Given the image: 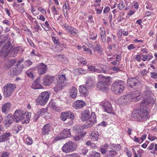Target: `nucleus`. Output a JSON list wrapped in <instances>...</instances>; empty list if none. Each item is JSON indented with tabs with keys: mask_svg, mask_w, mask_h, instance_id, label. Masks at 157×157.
<instances>
[{
	"mask_svg": "<svg viewBox=\"0 0 157 157\" xmlns=\"http://www.w3.org/2000/svg\"><path fill=\"white\" fill-rule=\"evenodd\" d=\"M13 116L15 121L17 123L20 121L22 124L27 123L30 120V115L22 110H16Z\"/></svg>",
	"mask_w": 157,
	"mask_h": 157,
	"instance_id": "obj_1",
	"label": "nucleus"
},
{
	"mask_svg": "<svg viewBox=\"0 0 157 157\" xmlns=\"http://www.w3.org/2000/svg\"><path fill=\"white\" fill-rule=\"evenodd\" d=\"M99 80L97 84V87L99 90H106L108 86L110 85L111 80L110 77H105L103 75H99Z\"/></svg>",
	"mask_w": 157,
	"mask_h": 157,
	"instance_id": "obj_2",
	"label": "nucleus"
},
{
	"mask_svg": "<svg viewBox=\"0 0 157 157\" xmlns=\"http://www.w3.org/2000/svg\"><path fill=\"white\" fill-rule=\"evenodd\" d=\"M124 82L121 81H116L111 86V89L115 94H119L122 93L124 88Z\"/></svg>",
	"mask_w": 157,
	"mask_h": 157,
	"instance_id": "obj_3",
	"label": "nucleus"
},
{
	"mask_svg": "<svg viewBox=\"0 0 157 157\" xmlns=\"http://www.w3.org/2000/svg\"><path fill=\"white\" fill-rule=\"evenodd\" d=\"M140 92L139 91H135L129 94L122 96L121 98V100L123 99L129 100L132 101H139L142 98V96L140 94Z\"/></svg>",
	"mask_w": 157,
	"mask_h": 157,
	"instance_id": "obj_4",
	"label": "nucleus"
},
{
	"mask_svg": "<svg viewBox=\"0 0 157 157\" xmlns=\"http://www.w3.org/2000/svg\"><path fill=\"white\" fill-rule=\"evenodd\" d=\"M6 44L8 56L10 57H14L16 56V54L18 53V51L20 50L21 47L17 46L14 48L11 47L10 42L9 41Z\"/></svg>",
	"mask_w": 157,
	"mask_h": 157,
	"instance_id": "obj_5",
	"label": "nucleus"
},
{
	"mask_svg": "<svg viewBox=\"0 0 157 157\" xmlns=\"http://www.w3.org/2000/svg\"><path fill=\"white\" fill-rule=\"evenodd\" d=\"M50 94L48 92L44 91L41 93L36 99L37 103L42 105H45L48 102Z\"/></svg>",
	"mask_w": 157,
	"mask_h": 157,
	"instance_id": "obj_6",
	"label": "nucleus"
},
{
	"mask_svg": "<svg viewBox=\"0 0 157 157\" xmlns=\"http://www.w3.org/2000/svg\"><path fill=\"white\" fill-rule=\"evenodd\" d=\"M77 147V145L74 142L69 141L64 144L62 148V150L63 152L68 153L74 151Z\"/></svg>",
	"mask_w": 157,
	"mask_h": 157,
	"instance_id": "obj_7",
	"label": "nucleus"
},
{
	"mask_svg": "<svg viewBox=\"0 0 157 157\" xmlns=\"http://www.w3.org/2000/svg\"><path fill=\"white\" fill-rule=\"evenodd\" d=\"M128 85L132 88L139 90L141 89L140 82L137 78L132 77L128 78L127 80Z\"/></svg>",
	"mask_w": 157,
	"mask_h": 157,
	"instance_id": "obj_8",
	"label": "nucleus"
},
{
	"mask_svg": "<svg viewBox=\"0 0 157 157\" xmlns=\"http://www.w3.org/2000/svg\"><path fill=\"white\" fill-rule=\"evenodd\" d=\"M16 88L14 84H7L3 87L4 95L5 97H9Z\"/></svg>",
	"mask_w": 157,
	"mask_h": 157,
	"instance_id": "obj_9",
	"label": "nucleus"
},
{
	"mask_svg": "<svg viewBox=\"0 0 157 157\" xmlns=\"http://www.w3.org/2000/svg\"><path fill=\"white\" fill-rule=\"evenodd\" d=\"M74 118V114L71 112H63L61 114V120L63 121H65L67 120H69L70 121L68 123L69 124H71L73 123V120Z\"/></svg>",
	"mask_w": 157,
	"mask_h": 157,
	"instance_id": "obj_10",
	"label": "nucleus"
},
{
	"mask_svg": "<svg viewBox=\"0 0 157 157\" xmlns=\"http://www.w3.org/2000/svg\"><path fill=\"white\" fill-rule=\"evenodd\" d=\"M137 118L139 120H146L149 118V113L146 110L142 109L135 114Z\"/></svg>",
	"mask_w": 157,
	"mask_h": 157,
	"instance_id": "obj_11",
	"label": "nucleus"
},
{
	"mask_svg": "<svg viewBox=\"0 0 157 157\" xmlns=\"http://www.w3.org/2000/svg\"><path fill=\"white\" fill-rule=\"evenodd\" d=\"M96 122L95 114L94 112L91 113L89 120L83 126L84 129H86L90 127Z\"/></svg>",
	"mask_w": 157,
	"mask_h": 157,
	"instance_id": "obj_12",
	"label": "nucleus"
},
{
	"mask_svg": "<svg viewBox=\"0 0 157 157\" xmlns=\"http://www.w3.org/2000/svg\"><path fill=\"white\" fill-rule=\"evenodd\" d=\"M71 136V132L70 129L65 128L59 135L55 137V140H58L62 139L67 138L68 137H70Z\"/></svg>",
	"mask_w": 157,
	"mask_h": 157,
	"instance_id": "obj_13",
	"label": "nucleus"
},
{
	"mask_svg": "<svg viewBox=\"0 0 157 157\" xmlns=\"http://www.w3.org/2000/svg\"><path fill=\"white\" fill-rule=\"evenodd\" d=\"M102 105L104 111L108 113H110L112 112L113 108L111 104L108 101H103L101 103Z\"/></svg>",
	"mask_w": 157,
	"mask_h": 157,
	"instance_id": "obj_14",
	"label": "nucleus"
},
{
	"mask_svg": "<svg viewBox=\"0 0 157 157\" xmlns=\"http://www.w3.org/2000/svg\"><path fill=\"white\" fill-rule=\"evenodd\" d=\"M54 77L45 75L43 78V84L45 86H49L54 81Z\"/></svg>",
	"mask_w": 157,
	"mask_h": 157,
	"instance_id": "obj_15",
	"label": "nucleus"
},
{
	"mask_svg": "<svg viewBox=\"0 0 157 157\" xmlns=\"http://www.w3.org/2000/svg\"><path fill=\"white\" fill-rule=\"evenodd\" d=\"M47 66L43 63H40L37 67V70L39 75L45 74L47 71Z\"/></svg>",
	"mask_w": 157,
	"mask_h": 157,
	"instance_id": "obj_16",
	"label": "nucleus"
},
{
	"mask_svg": "<svg viewBox=\"0 0 157 157\" xmlns=\"http://www.w3.org/2000/svg\"><path fill=\"white\" fill-rule=\"evenodd\" d=\"M85 105V103L82 101L76 100L73 103L72 107L74 109H78L82 108Z\"/></svg>",
	"mask_w": 157,
	"mask_h": 157,
	"instance_id": "obj_17",
	"label": "nucleus"
},
{
	"mask_svg": "<svg viewBox=\"0 0 157 157\" xmlns=\"http://www.w3.org/2000/svg\"><path fill=\"white\" fill-rule=\"evenodd\" d=\"M90 112L88 110H85L81 113V119L83 121H86L89 120Z\"/></svg>",
	"mask_w": 157,
	"mask_h": 157,
	"instance_id": "obj_18",
	"label": "nucleus"
},
{
	"mask_svg": "<svg viewBox=\"0 0 157 157\" xmlns=\"http://www.w3.org/2000/svg\"><path fill=\"white\" fill-rule=\"evenodd\" d=\"M14 121H15V119L13 116H12L11 114L9 115L4 122L6 127H9Z\"/></svg>",
	"mask_w": 157,
	"mask_h": 157,
	"instance_id": "obj_19",
	"label": "nucleus"
},
{
	"mask_svg": "<svg viewBox=\"0 0 157 157\" xmlns=\"http://www.w3.org/2000/svg\"><path fill=\"white\" fill-rule=\"evenodd\" d=\"M88 69L89 71L91 72H96L97 73H101L103 72L104 73H107V71L104 68L101 67L100 69H96L93 66L90 65L88 67Z\"/></svg>",
	"mask_w": 157,
	"mask_h": 157,
	"instance_id": "obj_20",
	"label": "nucleus"
},
{
	"mask_svg": "<svg viewBox=\"0 0 157 157\" xmlns=\"http://www.w3.org/2000/svg\"><path fill=\"white\" fill-rule=\"evenodd\" d=\"M51 125L50 124H45L42 128V134L44 135L48 134L51 130Z\"/></svg>",
	"mask_w": 157,
	"mask_h": 157,
	"instance_id": "obj_21",
	"label": "nucleus"
},
{
	"mask_svg": "<svg viewBox=\"0 0 157 157\" xmlns=\"http://www.w3.org/2000/svg\"><path fill=\"white\" fill-rule=\"evenodd\" d=\"M88 88L85 85L80 86H79V92L83 96L86 97L88 94L87 89Z\"/></svg>",
	"mask_w": 157,
	"mask_h": 157,
	"instance_id": "obj_22",
	"label": "nucleus"
},
{
	"mask_svg": "<svg viewBox=\"0 0 157 157\" xmlns=\"http://www.w3.org/2000/svg\"><path fill=\"white\" fill-rule=\"evenodd\" d=\"M40 78H38L34 81L31 86L32 88L34 89H38L42 88V86L40 84Z\"/></svg>",
	"mask_w": 157,
	"mask_h": 157,
	"instance_id": "obj_23",
	"label": "nucleus"
},
{
	"mask_svg": "<svg viewBox=\"0 0 157 157\" xmlns=\"http://www.w3.org/2000/svg\"><path fill=\"white\" fill-rule=\"evenodd\" d=\"M77 89L75 86H73L69 92V95L70 97L72 98H75L77 96Z\"/></svg>",
	"mask_w": 157,
	"mask_h": 157,
	"instance_id": "obj_24",
	"label": "nucleus"
},
{
	"mask_svg": "<svg viewBox=\"0 0 157 157\" xmlns=\"http://www.w3.org/2000/svg\"><path fill=\"white\" fill-rule=\"evenodd\" d=\"M11 108V104L9 102H7L2 106V112L5 113H7L10 109Z\"/></svg>",
	"mask_w": 157,
	"mask_h": 157,
	"instance_id": "obj_25",
	"label": "nucleus"
},
{
	"mask_svg": "<svg viewBox=\"0 0 157 157\" xmlns=\"http://www.w3.org/2000/svg\"><path fill=\"white\" fill-rule=\"evenodd\" d=\"M10 135L9 132H6L4 133L0 136V142H3L9 139V137Z\"/></svg>",
	"mask_w": 157,
	"mask_h": 157,
	"instance_id": "obj_26",
	"label": "nucleus"
},
{
	"mask_svg": "<svg viewBox=\"0 0 157 157\" xmlns=\"http://www.w3.org/2000/svg\"><path fill=\"white\" fill-rule=\"evenodd\" d=\"M99 133L97 131L92 132L90 135V138L94 141H97L98 139Z\"/></svg>",
	"mask_w": 157,
	"mask_h": 157,
	"instance_id": "obj_27",
	"label": "nucleus"
},
{
	"mask_svg": "<svg viewBox=\"0 0 157 157\" xmlns=\"http://www.w3.org/2000/svg\"><path fill=\"white\" fill-rule=\"evenodd\" d=\"M96 83L95 80L92 78H89L86 82V86L88 88L92 87Z\"/></svg>",
	"mask_w": 157,
	"mask_h": 157,
	"instance_id": "obj_28",
	"label": "nucleus"
},
{
	"mask_svg": "<svg viewBox=\"0 0 157 157\" xmlns=\"http://www.w3.org/2000/svg\"><path fill=\"white\" fill-rule=\"evenodd\" d=\"M7 54L6 45V43L4 46L2 47V50H0V56H3L4 58H5L6 56H8Z\"/></svg>",
	"mask_w": 157,
	"mask_h": 157,
	"instance_id": "obj_29",
	"label": "nucleus"
},
{
	"mask_svg": "<svg viewBox=\"0 0 157 157\" xmlns=\"http://www.w3.org/2000/svg\"><path fill=\"white\" fill-rule=\"evenodd\" d=\"M57 84L60 85L63 82L66 80L65 75H58L56 78Z\"/></svg>",
	"mask_w": 157,
	"mask_h": 157,
	"instance_id": "obj_30",
	"label": "nucleus"
},
{
	"mask_svg": "<svg viewBox=\"0 0 157 157\" xmlns=\"http://www.w3.org/2000/svg\"><path fill=\"white\" fill-rule=\"evenodd\" d=\"M117 154L116 152L114 150H108L105 154L106 157H113Z\"/></svg>",
	"mask_w": 157,
	"mask_h": 157,
	"instance_id": "obj_31",
	"label": "nucleus"
},
{
	"mask_svg": "<svg viewBox=\"0 0 157 157\" xmlns=\"http://www.w3.org/2000/svg\"><path fill=\"white\" fill-rule=\"evenodd\" d=\"M16 67L13 68V74L15 75H18L22 71L21 68H19L18 66H16Z\"/></svg>",
	"mask_w": 157,
	"mask_h": 157,
	"instance_id": "obj_32",
	"label": "nucleus"
},
{
	"mask_svg": "<svg viewBox=\"0 0 157 157\" xmlns=\"http://www.w3.org/2000/svg\"><path fill=\"white\" fill-rule=\"evenodd\" d=\"M47 111L48 109L46 108L41 109L38 110L37 113L41 116L43 115Z\"/></svg>",
	"mask_w": 157,
	"mask_h": 157,
	"instance_id": "obj_33",
	"label": "nucleus"
},
{
	"mask_svg": "<svg viewBox=\"0 0 157 157\" xmlns=\"http://www.w3.org/2000/svg\"><path fill=\"white\" fill-rule=\"evenodd\" d=\"M121 66H118L117 67L113 66L111 68V69L113 71L116 73H117L118 71H121Z\"/></svg>",
	"mask_w": 157,
	"mask_h": 157,
	"instance_id": "obj_34",
	"label": "nucleus"
},
{
	"mask_svg": "<svg viewBox=\"0 0 157 157\" xmlns=\"http://www.w3.org/2000/svg\"><path fill=\"white\" fill-rule=\"evenodd\" d=\"M141 57V59L143 61H145L147 60L148 61H149L150 60V58H148L149 57V56L146 55H142L141 54H140Z\"/></svg>",
	"mask_w": 157,
	"mask_h": 157,
	"instance_id": "obj_35",
	"label": "nucleus"
},
{
	"mask_svg": "<svg viewBox=\"0 0 157 157\" xmlns=\"http://www.w3.org/2000/svg\"><path fill=\"white\" fill-rule=\"evenodd\" d=\"M108 145L105 144V147H102L100 148V151L101 153L102 154H106L107 153V152L108 151V149L107 148V147Z\"/></svg>",
	"mask_w": 157,
	"mask_h": 157,
	"instance_id": "obj_36",
	"label": "nucleus"
},
{
	"mask_svg": "<svg viewBox=\"0 0 157 157\" xmlns=\"http://www.w3.org/2000/svg\"><path fill=\"white\" fill-rule=\"evenodd\" d=\"M52 40L55 44L56 46H59L61 43L59 42V39L55 37H52Z\"/></svg>",
	"mask_w": 157,
	"mask_h": 157,
	"instance_id": "obj_37",
	"label": "nucleus"
},
{
	"mask_svg": "<svg viewBox=\"0 0 157 157\" xmlns=\"http://www.w3.org/2000/svg\"><path fill=\"white\" fill-rule=\"evenodd\" d=\"M63 86L61 85H57L54 86V90L56 93L61 90L62 89Z\"/></svg>",
	"mask_w": 157,
	"mask_h": 157,
	"instance_id": "obj_38",
	"label": "nucleus"
},
{
	"mask_svg": "<svg viewBox=\"0 0 157 157\" xmlns=\"http://www.w3.org/2000/svg\"><path fill=\"white\" fill-rule=\"evenodd\" d=\"M151 94V91L148 90H146L144 92V97L145 98L148 97H150Z\"/></svg>",
	"mask_w": 157,
	"mask_h": 157,
	"instance_id": "obj_39",
	"label": "nucleus"
},
{
	"mask_svg": "<svg viewBox=\"0 0 157 157\" xmlns=\"http://www.w3.org/2000/svg\"><path fill=\"white\" fill-rule=\"evenodd\" d=\"M7 37L5 36H1L0 39V46L5 42Z\"/></svg>",
	"mask_w": 157,
	"mask_h": 157,
	"instance_id": "obj_40",
	"label": "nucleus"
},
{
	"mask_svg": "<svg viewBox=\"0 0 157 157\" xmlns=\"http://www.w3.org/2000/svg\"><path fill=\"white\" fill-rule=\"evenodd\" d=\"M70 9V6L68 3H65L63 5V11L64 13L65 12V11H67V10H69Z\"/></svg>",
	"mask_w": 157,
	"mask_h": 157,
	"instance_id": "obj_41",
	"label": "nucleus"
},
{
	"mask_svg": "<svg viewBox=\"0 0 157 157\" xmlns=\"http://www.w3.org/2000/svg\"><path fill=\"white\" fill-rule=\"evenodd\" d=\"M49 106H50L51 108L55 110L56 111H58L59 110L58 108L56 106V105L55 103H50L49 104Z\"/></svg>",
	"mask_w": 157,
	"mask_h": 157,
	"instance_id": "obj_42",
	"label": "nucleus"
},
{
	"mask_svg": "<svg viewBox=\"0 0 157 157\" xmlns=\"http://www.w3.org/2000/svg\"><path fill=\"white\" fill-rule=\"evenodd\" d=\"M148 104V102L145 100H143L140 103V106L143 108L146 107Z\"/></svg>",
	"mask_w": 157,
	"mask_h": 157,
	"instance_id": "obj_43",
	"label": "nucleus"
},
{
	"mask_svg": "<svg viewBox=\"0 0 157 157\" xmlns=\"http://www.w3.org/2000/svg\"><path fill=\"white\" fill-rule=\"evenodd\" d=\"M125 3L123 1H121L118 4L119 8L120 10L123 9L125 7Z\"/></svg>",
	"mask_w": 157,
	"mask_h": 157,
	"instance_id": "obj_44",
	"label": "nucleus"
},
{
	"mask_svg": "<svg viewBox=\"0 0 157 157\" xmlns=\"http://www.w3.org/2000/svg\"><path fill=\"white\" fill-rule=\"evenodd\" d=\"M120 63V60H114L112 62L110 63L113 65L115 66H119V63Z\"/></svg>",
	"mask_w": 157,
	"mask_h": 157,
	"instance_id": "obj_45",
	"label": "nucleus"
},
{
	"mask_svg": "<svg viewBox=\"0 0 157 157\" xmlns=\"http://www.w3.org/2000/svg\"><path fill=\"white\" fill-rule=\"evenodd\" d=\"M95 50L100 53L102 51L101 47L100 45L97 44L95 47Z\"/></svg>",
	"mask_w": 157,
	"mask_h": 157,
	"instance_id": "obj_46",
	"label": "nucleus"
},
{
	"mask_svg": "<svg viewBox=\"0 0 157 157\" xmlns=\"http://www.w3.org/2000/svg\"><path fill=\"white\" fill-rule=\"evenodd\" d=\"M89 37L91 40H95L97 38V35H95L94 33H92L89 36Z\"/></svg>",
	"mask_w": 157,
	"mask_h": 157,
	"instance_id": "obj_47",
	"label": "nucleus"
},
{
	"mask_svg": "<svg viewBox=\"0 0 157 157\" xmlns=\"http://www.w3.org/2000/svg\"><path fill=\"white\" fill-rule=\"evenodd\" d=\"M21 127L20 126H15L14 130L16 133H17L21 129Z\"/></svg>",
	"mask_w": 157,
	"mask_h": 157,
	"instance_id": "obj_48",
	"label": "nucleus"
},
{
	"mask_svg": "<svg viewBox=\"0 0 157 157\" xmlns=\"http://www.w3.org/2000/svg\"><path fill=\"white\" fill-rule=\"evenodd\" d=\"M100 34L101 36L106 35L105 29L104 27L100 28Z\"/></svg>",
	"mask_w": 157,
	"mask_h": 157,
	"instance_id": "obj_49",
	"label": "nucleus"
},
{
	"mask_svg": "<svg viewBox=\"0 0 157 157\" xmlns=\"http://www.w3.org/2000/svg\"><path fill=\"white\" fill-rule=\"evenodd\" d=\"M100 153L95 152L93 153L91 155L90 157H100Z\"/></svg>",
	"mask_w": 157,
	"mask_h": 157,
	"instance_id": "obj_50",
	"label": "nucleus"
},
{
	"mask_svg": "<svg viewBox=\"0 0 157 157\" xmlns=\"http://www.w3.org/2000/svg\"><path fill=\"white\" fill-rule=\"evenodd\" d=\"M76 30V29H75L71 27L68 31H69L71 34H73V33H76V32H75Z\"/></svg>",
	"mask_w": 157,
	"mask_h": 157,
	"instance_id": "obj_51",
	"label": "nucleus"
},
{
	"mask_svg": "<svg viewBox=\"0 0 157 157\" xmlns=\"http://www.w3.org/2000/svg\"><path fill=\"white\" fill-rule=\"evenodd\" d=\"M8 64H9V67H10L12 66V65L14 64V63L15 62V61L14 59H12L11 60H9L8 61Z\"/></svg>",
	"mask_w": 157,
	"mask_h": 157,
	"instance_id": "obj_52",
	"label": "nucleus"
},
{
	"mask_svg": "<svg viewBox=\"0 0 157 157\" xmlns=\"http://www.w3.org/2000/svg\"><path fill=\"white\" fill-rule=\"evenodd\" d=\"M54 49V50L56 52H60L63 50V48L59 46H56V47H55Z\"/></svg>",
	"mask_w": 157,
	"mask_h": 157,
	"instance_id": "obj_53",
	"label": "nucleus"
},
{
	"mask_svg": "<svg viewBox=\"0 0 157 157\" xmlns=\"http://www.w3.org/2000/svg\"><path fill=\"white\" fill-rule=\"evenodd\" d=\"M148 139L149 140L152 141L154 140L155 139H157V137L155 136H154L151 135H150L148 136Z\"/></svg>",
	"mask_w": 157,
	"mask_h": 157,
	"instance_id": "obj_54",
	"label": "nucleus"
},
{
	"mask_svg": "<svg viewBox=\"0 0 157 157\" xmlns=\"http://www.w3.org/2000/svg\"><path fill=\"white\" fill-rule=\"evenodd\" d=\"M26 142L28 144L30 145L33 143V140L31 138L28 137L26 139Z\"/></svg>",
	"mask_w": 157,
	"mask_h": 157,
	"instance_id": "obj_55",
	"label": "nucleus"
},
{
	"mask_svg": "<svg viewBox=\"0 0 157 157\" xmlns=\"http://www.w3.org/2000/svg\"><path fill=\"white\" fill-rule=\"evenodd\" d=\"M37 18L38 19L41 20L43 21H44L45 20V17L42 14H41L40 15L38 16L37 17Z\"/></svg>",
	"mask_w": 157,
	"mask_h": 157,
	"instance_id": "obj_56",
	"label": "nucleus"
},
{
	"mask_svg": "<svg viewBox=\"0 0 157 157\" xmlns=\"http://www.w3.org/2000/svg\"><path fill=\"white\" fill-rule=\"evenodd\" d=\"M151 77L153 78H157V73L153 72L151 73Z\"/></svg>",
	"mask_w": 157,
	"mask_h": 157,
	"instance_id": "obj_57",
	"label": "nucleus"
},
{
	"mask_svg": "<svg viewBox=\"0 0 157 157\" xmlns=\"http://www.w3.org/2000/svg\"><path fill=\"white\" fill-rule=\"evenodd\" d=\"M27 17L29 19L30 21L33 22L35 18H33L30 15L27 14Z\"/></svg>",
	"mask_w": 157,
	"mask_h": 157,
	"instance_id": "obj_58",
	"label": "nucleus"
},
{
	"mask_svg": "<svg viewBox=\"0 0 157 157\" xmlns=\"http://www.w3.org/2000/svg\"><path fill=\"white\" fill-rule=\"evenodd\" d=\"M101 38L102 41L103 42L105 43L106 42V35H101Z\"/></svg>",
	"mask_w": 157,
	"mask_h": 157,
	"instance_id": "obj_59",
	"label": "nucleus"
},
{
	"mask_svg": "<svg viewBox=\"0 0 157 157\" xmlns=\"http://www.w3.org/2000/svg\"><path fill=\"white\" fill-rule=\"evenodd\" d=\"M88 151V149L86 147H84L82 149V152L84 155H85L87 152Z\"/></svg>",
	"mask_w": 157,
	"mask_h": 157,
	"instance_id": "obj_60",
	"label": "nucleus"
},
{
	"mask_svg": "<svg viewBox=\"0 0 157 157\" xmlns=\"http://www.w3.org/2000/svg\"><path fill=\"white\" fill-rule=\"evenodd\" d=\"M83 49L85 51H87L89 52L90 54H92V51L90 49L86 47V46Z\"/></svg>",
	"mask_w": 157,
	"mask_h": 157,
	"instance_id": "obj_61",
	"label": "nucleus"
},
{
	"mask_svg": "<svg viewBox=\"0 0 157 157\" xmlns=\"http://www.w3.org/2000/svg\"><path fill=\"white\" fill-rule=\"evenodd\" d=\"M80 136H75L73 137V140L74 141H78L80 140Z\"/></svg>",
	"mask_w": 157,
	"mask_h": 157,
	"instance_id": "obj_62",
	"label": "nucleus"
},
{
	"mask_svg": "<svg viewBox=\"0 0 157 157\" xmlns=\"http://www.w3.org/2000/svg\"><path fill=\"white\" fill-rule=\"evenodd\" d=\"M135 59L138 62H140L141 59L140 54L137 55L135 57Z\"/></svg>",
	"mask_w": 157,
	"mask_h": 157,
	"instance_id": "obj_63",
	"label": "nucleus"
},
{
	"mask_svg": "<svg viewBox=\"0 0 157 157\" xmlns=\"http://www.w3.org/2000/svg\"><path fill=\"white\" fill-rule=\"evenodd\" d=\"M110 10V9L109 7L108 6H106L105 8L103 10V12L104 13H107Z\"/></svg>",
	"mask_w": 157,
	"mask_h": 157,
	"instance_id": "obj_64",
	"label": "nucleus"
}]
</instances>
